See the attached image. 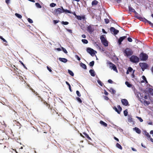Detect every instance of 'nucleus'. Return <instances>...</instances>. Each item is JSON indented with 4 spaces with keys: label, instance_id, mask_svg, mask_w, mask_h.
<instances>
[{
    "label": "nucleus",
    "instance_id": "obj_29",
    "mask_svg": "<svg viewBox=\"0 0 153 153\" xmlns=\"http://www.w3.org/2000/svg\"><path fill=\"white\" fill-rule=\"evenodd\" d=\"M109 91L111 92V94H115L116 93L115 90L112 88H110Z\"/></svg>",
    "mask_w": 153,
    "mask_h": 153
},
{
    "label": "nucleus",
    "instance_id": "obj_42",
    "mask_svg": "<svg viewBox=\"0 0 153 153\" xmlns=\"http://www.w3.org/2000/svg\"><path fill=\"white\" fill-rule=\"evenodd\" d=\"M97 82L101 86H103V83L100 80H97Z\"/></svg>",
    "mask_w": 153,
    "mask_h": 153
},
{
    "label": "nucleus",
    "instance_id": "obj_50",
    "mask_svg": "<svg viewBox=\"0 0 153 153\" xmlns=\"http://www.w3.org/2000/svg\"><path fill=\"white\" fill-rule=\"evenodd\" d=\"M62 49L63 51L65 53L67 54L68 53V52L66 50V49H65L63 47H62Z\"/></svg>",
    "mask_w": 153,
    "mask_h": 153
},
{
    "label": "nucleus",
    "instance_id": "obj_48",
    "mask_svg": "<svg viewBox=\"0 0 153 153\" xmlns=\"http://www.w3.org/2000/svg\"><path fill=\"white\" fill-rule=\"evenodd\" d=\"M128 71L130 72H131L133 70V69L131 67H129L127 69Z\"/></svg>",
    "mask_w": 153,
    "mask_h": 153
},
{
    "label": "nucleus",
    "instance_id": "obj_8",
    "mask_svg": "<svg viewBox=\"0 0 153 153\" xmlns=\"http://www.w3.org/2000/svg\"><path fill=\"white\" fill-rule=\"evenodd\" d=\"M87 30L90 33H92L94 30V25H90L87 27Z\"/></svg>",
    "mask_w": 153,
    "mask_h": 153
},
{
    "label": "nucleus",
    "instance_id": "obj_31",
    "mask_svg": "<svg viewBox=\"0 0 153 153\" xmlns=\"http://www.w3.org/2000/svg\"><path fill=\"white\" fill-rule=\"evenodd\" d=\"M23 147H21V148H19V152H18L17 151H16V153H25L24 152H23V151L22 150L23 149Z\"/></svg>",
    "mask_w": 153,
    "mask_h": 153
},
{
    "label": "nucleus",
    "instance_id": "obj_53",
    "mask_svg": "<svg viewBox=\"0 0 153 153\" xmlns=\"http://www.w3.org/2000/svg\"><path fill=\"white\" fill-rule=\"evenodd\" d=\"M76 18L78 20H81L82 18L80 16H77L76 17Z\"/></svg>",
    "mask_w": 153,
    "mask_h": 153
},
{
    "label": "nucleus",
    "instance_id": "obj_33",
    "mask_svg": "<svg viewBox=\"0 0 153 153\" xmlns=\"http://www.w3.org/2000/svg\"><path fill=\"white\" fill-rule=\"evenodd\" d=\"M116 147L120 149H122V146L118 143H117L116 144Z\"/></svg>",
    "mask_w": 153,
    "mask_h": 153
},
{
    "label": "nucleus",
    "instance_id": "obj_30",
    "mask_svg": "<svg viewBox=\"0 0 153 153\" xmlns=\"http://www.w3.org/2000/svg\"><path fill=\"white\" fill-rule=\"evenodd\" d=\"M149 91L150 94L153 95V89L149 88Z\"/></svg>",
    "mask_w": 153,
    "mask_h": 153
},
{
    "label": "nucleus",
    "instance_id": "obj_12",
    "mask_svg": "<svg viewBox=\"0 0 153 153\" xmlns=\"http://www.w3.org/2000/svg\"><path fill=\"white\" fill-rule=\"evenodd\" d=\"M110 30L111 32H113V34L114 35L117 34L119 32V31L118 30L116 29L114 27H111L110 29Z\"/></svg>",
    "mask_w": 153,
    "mask_h": 153
},
{
    "label": "nucleus",
    "instance_id": "obj_16",
    "mask_svg": "<svg viewBox=\"0 0 153 153\" xmlns=\"http://www.w3.org/2000/svg\"><path fill=\"white\" fill-rule=\"evenodd\" d=\"M128 120L129 123H134V121L132 118V116L131 115H128Z\"/></svg>",
    "mask_w": 153,
    "mask_h": 153
},
{
    "label": "nucleus",
    "instance_id": "obj_4",
    "mask_svg": "<svg viewBox=\"0 0 153 153\" xmlns=\"http://www.w3.org/2000/svg\"><path fill=\"white\" fill-rule=\"evenodd\" d=\"M107 64L109 65V68L111 69H113V70L116 72H118V71L117 69V67L116 65L112 63L110 61H108L107 62Z\"/></svg>",
    "mask_w": 153,
    "mask_h": 153
},
{
    "label": "nucleus",
    "instance_id": "obj_24",
    "mask_svg": "<svg viewBox=\"0 0 153 153\" xmlns=\"http://www.w3.org/2000/svg\"><path fill=\"white\" fill-rule=\"evenodd\" d=\"M32 133L35 134L38 132V129L33 127L32 129Z\"/></svg>",
    "mask_w": 153,
    "mask_h": 153
},
{
    "label": "nucleus",
    "instance_id": "obj_18",
    "mask_svg": "<svg viewBox=\"0 0 153 153\" xmlns=\"http://www.w3.org/2000/svg\"><path fill=\"white\" fill-rule=\"evenodd\" d=\"M62 9V13H71L72 12L69 10H68L67 9L65 10L63 8L62 6L61 7H60Z\"/></svg>",
    "mask_w": 153,
    "mask_h": 153
},
{
    "label": "nucleus",
    "instance_id": "obj_63",
    "mask_svg": "<svg viewBox=\"0 0 153 153\" xmlns=\"http://www.w3.org/2000/svg\"><path fill=\"white\" fill-rule=\"evenodd\" d=\"M104 99L106 100H109L108 97L106 96H104Z\"/></svg>",
    "mask_w": 153,
    "mask_h": 153
},
{
    "label": "nucleus",
    "instance_id": "obj_19",
    "mask_svg": "<svg viewBox=\"0 0 153 153\" xmlns=\"http://www.w3.org/2000/svg\"><path fill=\"white\" fill-rule=\"evenodd\" d=\"M133 129L138 134H140L141 133L140 130L137 127H135L133 128Z\"/></svg>",
    "mask_w": 153,
    "mask_h": 153
},
{
    "label": "nucleus",
    "instance_id": "obj_58",
    "mask_svg": "<svg viewBox=\"0 0 153 153\" xmlns=\"http://www.w3.org/2000/svg\"><path fill=\"white\" fill-rule=\"evenodd\" d=\"M75 57L77 59V60L79 61H80V58L79 57L78 55H76L75 56Z\"/></svg>",
    "mask_w": 153,
    "mask_h": 153
},
{
    "label": "nucleus",
    "instance_id": "obj_17",
    "mask_svg": "<svg viewBox=\"0 0 153 153\" xmlns=\"http://www.w3.org/2000/svg\"><path fill=\"white\" fill-rule=\"evenodd\" d=\"M143 134L145 135L147 138L149 139V138L150 139L151 137L150 135L149 134V133L147 132L146 131H145L143 132Z\"/></svg>",
    "mask_w": 153,
    "mask_h": 153
},
{
    "label": "nucleus",
    "instance_id": "obj_64",
    "mask_svg": "<svg viewBox=\"0 0 153 153\" xmlns=\"http://www.w3.org/2000/svg\"><path fill=\"white\" fill-rule=\"evenodd\" d=\"M149 24L153 28V24L151 22H149Z\"/></svg>",
    "mask_w": 153,
    "mask_h": 153
},
{
    "label": "nucleus",
    "instance_id": "obj_61",
    "mask_svg": "<svg viewBox=\"0 0 153 153\" xmlns=\"http://www.w3.org/2000/svg\"><path fill=\"white\" fill-rule=\"evenodd\" d=\"M19 62L21 63V64L25 68H26V67L25 66V65L21 61H19Z\"/></svg>",
    "mask_w": 153,
    "mask_h": 153
},
{
    "label": "nucleus",
    "instance_id": "obj_57",
    "mask_svg": "<svg viewBox=\"0 0 153 153\" xmlns=\"http://www.w3.org/2000/svg\"><path fill=\"white\" fill-rule=\"evenodd\" d=\"M27 20H28V21L30 23H32L33 22V20L31 19H30L29 18H28V19H27Z\"/></svg>",
    "mask_w": 153,
    "mask_h": 153
},
{
    "label": "nucleus",
    "instance_id": "obj_45",
    "mask_svg": "<svg viewBox=\"0 0 153 153\" xmlns=\"http://www.w3.org/2000/svg\"><path fill=\"white\" fill-rule=\"evenodd\" d=\"M56 4L54 3H52L50 4V6L51 7H54L56 6Z\"/></svg>",
    "mask_w": 153,
    "mask_h": 153
},
{
    "label": "nucleus",
    "instance_id": "obj_34",
    "mask_svg": "<svg viewBox=\"0 0 153 153\" xmlns=\"http://www.w3.org/2000/svg\"><path fill=\"white\" fill-rule=\"evenodd\" d=\"M125 84L128 87H131L132 86V85L130 84L127 81L126 82Z\"/></svg>",
    "mask_w": 153,
    "mask_h": 153
},
{
    "label": "nucleus",
    "instance_id": "obj_55",
    "mask_svg": "<svg viewBox=\"0 0 153 153\" xmlns=\"http://www.w3.org/2000/svg\"><path fill=\"white\" fill-rule=\"evenodd\" d=\"M144 104H146L147 105H148L150 103V102L149 101H147L146 100H144Z\"/></svg>",
    "mask_w": 153,
    "mask_h": 153
},
{
    "label": "nucleus",
    "instance_id": "obj_41",
    "mask_svg": "<svg viewBox=\"0 0 153 153\" xmlns=\"http://www.w3.org/2000/svg\"><path fill=\"white\" fill-rule=\"evenodd\" d=\"M142 78L143 79L144 81L146 83L148 82L146 80V78L144 76H142Z\"/></svg>",
    "mask_w": 153,
    "mask_h": 153
},
{
    "label": "nucleus",
    "instance_id": "obj_27",
    "mask_svg": "<svg viewBox=\"0 0 153 153\" xmlns=\"http://www.w3.org/2000/svg\"><path fill=\"white\" fill-rule=\"evenodd\" d=\"M80 65L84 69H87L86 66L85 64L81 62Z\"/></svg>",
    "mask_w": 153,
    "mask_h": 153
},
{
    "label": "nucleus",
    "instance_id": "obj_59",
    "mask_svg": "<svg viewBox=\"0 0 153 153\" xmlns=\"http://www.w3.org/2000/svg\"><path fill=\"white\" fill-rule=\"evenodd\" d=\"M47 69L50 72H51L52 71V70L51 69V68L50 67H49L48 66H47Z\"/></svg>",
    "mask_w": 153,
    "mask_h": 153
},
{
    "label": "nucleus",
    "instance_id": "obj_15",
    "mask_svg": "<svg viewBox=\"0 0 153 153\" xmlns=\"http://www.w3.org/2000/svg\"><path fill=\"white\" fill-rule=\"evenodd\" d=\"M82 134L84 135H83L84 138H86L88 140H91V138L90 137L89 135L87 134L85 132H83Z\"/></svg>",
    "mask_w": 153,
    "mask_h": 153
},
{
    "label": "nucleus",
    "instance_id": "obj_38",
    "mask_svg": "<svg viewBox=\"0 0 153 153\" xmlns=\"http://www.w3.org/2000/svg\"><path fill=\"white\" fill-rule=\"evenodd\" d=\"M94 45L97 46L98 48H100V49H101V48L100 47V46H99V43L98 42H95L94 43Z\"/></svg>",
    "mask_w": 153,
    "mask_h": 153
},
{
    "label": "nucleus",
    "instance_id": "obj_9",
    "mask_svg": "<svg viewBox=\"0 0 153 153\" xmlns=\"http://www.w3.org/2000/svg\"><path fill=\"white\" fill-rule=\"evenodd\" d=\"M139 65L143 71H144L145 69H147L148 67V65L145 63H140Z\"/></svg>",
    "mask_w": 153,
    "mask_h": 153
},
{
    "label": "nucleus",
    "instance_id": "obj_60",
    "mask_svg": "<svg viewBox=\"0 0 153 153\" xmlns=\"http://www.w3.org/2000/svg\"><path fill=\"white\" fill-rule=\"evenodd\" d=\"M127 39H128V41L130 42H131L132 41V39L130 37H128L127 38Z\"/></svg>",
    "mask_w": 153,
    "mask_h": 153
},
{
    "label": "nucleus",
    "instance_id": "obj_26",
    "mask_svg": "<svg viewBox=\"0 0 153 153\" xmlns=\"http://www.w3.org/2000/svg\"><path fill=\"white\" fill-rule=\"evenodd\" d=\"M100 123L101 125L105 127H106L107 126V124L102 120L100 121Z\"/></svg>",
    "mask_w": 153,
    "mask_h": 153
},
{
    "label": "nucleus",
    "instance_id": "obj_62",
    "mask_svg": "<svg viewBox=\"0 0 153 153\" xmlns=\"http://www.w3.org/2000/svg\"><path fill=\"white\" fill-rule=\"evenodd\" d=\"M66 30H67L68 32L70 33H72V30H71L69 29H66Z\"/></svg>",
    "mask_w": 153,
    "mask_h": 153
},
{
    "label": "nucleus",
    "instance_id": "obj_3",
    "mask_svg": "<svg viewBox=\"0 0 153 153\" xmlns=\"http://www.w3.org/2000/svg\"><path fill=\"white\" fill-rule=\"evenodd\" d=\"M105 36L102 35L100 36V39L102 44L105 47L108 46V42L105 37Z\"/></svg>",
    "mask_w": 153,
    "mask_h": 153
},
{
    "label": "nucleus",
    "instance_id": "obj_25",
    "mask_svg": "<svg viewBox=\"0 0 153 153\" xmlns=\"http://www.w3.org/2000/svg\"><path fill=\"white\" fill-rule=\"evenodd\" d=\"M98 2L96 0H94L92 2V5L94 6L97 5L98 4Z\"/></svg>",
    "mask_w": 153,
    "mask_h": 153
},
{
    "label": "nucleus",
    "instance_id": "obj_37",
    "mask_svg": "<svg viewBox=\"0 0 153 153\" xmlns=\"http://www.w3.org/2000/svg\"><path fill=\"white\" fill-rule=\"evenodd\" d=\"M35 5L38 8H41L42 6L40 5V4L38 3H35Z\"/></svg>",
    "mask_w": 153,
    "mask_h": 153
},
{
    "label": "nucleus",
    "instance_id": "obj_49",
    "mask_svg": "<svg viewBox=\"0 0 153 153\" xmlns=\"http://www.w3.org/2000/svg\"><path fill=\"white\" fill-rule=\"evenodd\" d=\"M59 22L60 21L59 20H53V22L54 24H56Z\"/></svg>",
    "mask_w": 153,
    "mask_h": 153
},
{
    "label": "nucleus",
    "instance_id": "obj_22",
    "mask_svg": "<svg viewBox=\"0 0 153 153\" xmlns=\"http://www.w3.org/2000/svg\"><path fill=\"white\" fill-rule=\"evenodd\" d=\"M135 14V17L137 18V19H140L141 20V19H143L136 12V13H134Z\"/></svg>",
    "mask_w": 153,
    "mask_h": 153
},
{
    "label": "nucleus",
    "instance_id": "obj_6",
    "mask_svg": "<svg viewBox=\"0 0 153 153\" xmlns=\"http://www.w3.org/2000/svg\"><path fill=\"white\" fill-rule=\"evenodd\" d=\"M140 58L142 60H146L148 58V55L143 53H141L140 55Z\"/></svg>",
    "mask_w": 153,
    "mask_h": 153
},
{
    "label": "nucleus",
    "instance_id": "obj_54",
    "mask_svg": "<svg viewBox=\"0 0 153 153\" xmlns=\"http://www.w3.org/2000/svg\"><path fill=\"white\" fill-rule=\"evenodd\" d=\"M136 118H137L140 122H142L143 121V120L140 117L138 116H136Z\"/></svg>",
    "mask_w": 153,
    "mask_h": 153
},
{
    "label": "nucleus",
    "instance_id": "obj_14",
    "mask_svg": "<svg viewBox=\"0 0 153 153\" xmlns=\"http://www.w3.org/2000/svg\"><path fill=\"white\" fill-rule=\"evenodd\" d=\"M127 38L126 36H124L122 37H121L119 39L118 41V43L119 45H120L121 44V42L123 41V40L124 39H125Z\"/></svg>",
    "mask_w": 153,
    "mask_h": 153
},
{
    "label": "nucleus",
    "instance_id": "obj_44",
    "mask_svg": "<svg viewBox=\"0 0 153 153\" xmlns=\"http://www.w3.org/2000/svg\"><path fill=\"white\" fill-rule=\"evenodd\" d=\"M125 116H126L128 115V111L126 109L123 112Z\"/></svg>",
    "mask_w": 153,
    "mask_h": 153
},
{
    "label": "nucleus",
    "instance_id": "obj_46",
    "mask_svg": "<svg viewBox=\"0 0 153 153\" xmlns=\"http://www.w3.org/2000/svg\"><path fill=\"white\" fill-rule=\"evenodd\" d=\"M76 99L80 103H82V101L80 98L79 97H77L76 98Z\"/></svg>",
    "mask_w": 153,
    "mask_h": 153
},
{
    "label": "nucleus",
    "instance_id": "obj_52",
    "mask_svg": "<svg viewBox=\"0 0 153 153\" xmlns=\"http://www.w3.org/2000/svg\"><path fill=\"white\" fill-rule=\"evenodd\" d=\"M76 94H77V95L78 97H81V94H80L79 92L78 91H76Z\"/></svg>",
    "mask_w": 153,
    "mask_h": 153
},
{
    "label": "nucleus",
    "instance_id": "obj_23",
    "mask_svg": "<svg viewBox=\"0 0 153 153\" xmlns=\"http://www.w3.org/2000/svg\"><path fill=\"white\" fill-rule=\"evenodd\" d=\"M89 72L91 74V75L92 76H95V72L94 70H90L89 71Z\"/></svg>",
    "mask_w": 153,
    "mask_h": 153
},
{
    "label": "nucleus",
    "instance_id": "obj_5",
    "mask_svg": "<svg viewBox=\"0 0 153 153\" xmlns=\"http://www.w3.org/2000/svg\"><path fill=\"white\" fill-rule=\"evenodd\" d=\"M139 60V58L135 56H132L130 58V61L133 63H137L138 62Z\"/></svg>",
    "mask_w": 153,
    "mask_h": 153
},
{
    "label": "nucleus",
    "instance_id": "obj_51",
    "mask_svg": "<svg viewBox=\"0 0 153 153\" xmlns=\"http://www.w3.org/2000/svg\"><path fill=\"white\" fill-rule=\"evenodd\" d=\"M117 107L118 108V109L119 111H120H120L122 110V108L121 107L120 105H118L117 106Z\"/></svg>",
    "mask_w": 153,
    "mask_h": 153
},
{
    "label": "nucleus",
    "instance_id": "obj_11",
    "mask_svg": "<svg viewBox=\"0 0 153 153\" xmlns=\"http://www.w3.org/2000/svg\"><path fill=\"white\" fill-rule=\"evenodd\" d=\"M62 13V9L61 8H58L54 10L53 11L54 14L57 15Z\"/></svg>",
    "mask_w": 153,
    "mask_h": 153
},
{
    "label": "nucleus",
    "instance_id": "obj_20",
    "mask_svg": "<svg viewBox=\"0 0 153 153\" xmlns=\"http://www.w3.org/2000/svg\"><path fill=\"white\" fill-rule=\"evenodd\" d=\"M59 59L60 61L62 62H64V63H66L67 61V59L65 58H59Z\"/></svg>",
    "mask_w": 153,
    "mask_h": 153
},
{
    "label": "nucleus",
    "instance_id": "obj_2",
    "mask_svg": "<svg viewBox=\"0 0 153 153\" xmlns=\"http://www.w3.org/2000/svg\"><path fill=\"white\" fill-rule=\"evenodd\" d=\"M123 53L125 56L128 57L133 54V52L131 49L127 48L123 51Z\"/></svg>",
    "mask_w": 153,
    "mask_h": 153
},
{
    "label": "nucleus",
    "instance_id": "obj_28",
    "mask_svg": "<svg viewBox=\"0 0 153 153\" xmlns=\"http://www.w3.org/2000/svg\"><path fill=\"white\" fill-rule=\"evenodd\" d=\"M0 39L3 40V42L6 43H4V45L7 46V44L6 43L7 42V41L1 36H0Z\"/></svg>",
    "mask_w": 153,
    "mask_h": 153
},
{
    "label": "nucleus",
    "instance_id": "obj_10",
    "mask_svg": "<svg viewBox=\"0 0 153 153\" xmlns=\"http://www.w3.org/2000/svg\"><path fill=\"white\" fill-rule=\"evenodd\" d=\"M87 51L88 53L90 54L92 56H94L95 54L94 52L97 53L96 51H94L93 49L90 48H87Z\"/></svg>",
    "mask_w": 153,
    "mask_h": 153
},
{
    "label": "nucleus",
    "instance_id": "obj_56",
    "mask_svg": "<svg viewBox=\"0 0 153 153\" xmlns=\"http://www.w3.org/2000/svg\"><path fill=\"white\" fill-rule=\"evenodd\" d=\"M105 22L106 24H108L109 22V21L108 19H104Z\"/></svg>",
    "mask_w": 153,
    "mask_h": 153
},
{
    "label": "nucleus",
    "instance_id": "obj_35",
    "mask_svg": "<svg viewBox=\"0 0 153 153\" xmlns=\"http://www.w3.org/2000/svg\"><path fill=\"white\" fill-rule=\"evenodd\" d=\"M68 72L69 74L72 76H74V74L73 72L70 70H68Z\"/></svg>",
    "mask_w": 153,
    "mask_h": 153
},
{
    "label": "nucleus",
    "instance_id": "obj_47",
    "mask_svg": "<svg viewBox=\"0 0 153 153\" xmlns=\"http://www.w3.org/2000/svg\"><path fill=\"white\" fill-rule=\"evenodd\" d=\"M114 109L115 110V111L117 112L118 114H120V111H119L116 107H114Z\"/></svg>",
    "mask_w": 153,
    "mask_h": 153
},
{
    "label": "nucleus",
    "instance_id": "obj_7",
    "mask_svg": "<svg viewBox=\"0 0 153 153\" xmlns=\"http://www.w3.org/2000/svg\"><path fill=\"white\" fill-rule=\"evenodd\" d=\"M44 104L46 105L49 108H50V109L51 110V113L52 114H56L57 115L58 114V113L56 112V111L54 109H52L50 107V105L49 104H48L47 102H44Z\"/></svg>",
    "mask_w": 153,
    "mask_h": 153
},
{
    "label": "nucleus",
    "instance_id": "obj_36",
    "mask_svg": "<svg viewBox=\"0 0 153 153\" xmlns=\"http://www.w3.org/2000/svg\"><path fill=\"white\" fill-rule=\"evenodd\" d=\"M15 15L19 19H21L22 17V16L21 15H20L19 14H18L17 13H16L15 14Z\"/></svg>",
    "mask_w": 153,
    "mask_h": 153
},
{
    "label": "nucleus",
    "instance_id": "obj_21",
    "mask_svg": "<svg viewBox=\"0 0 153 153\" xmlns=\"http://www.w3.org/2000/svg\"><path fill=\"white\" fill-rule=\"evenodd\" d=\"M128 9L129 11L134 13H136V11H135V10L131 7L129 6H128Z\"/></svg>",
    "mask_w": 153,
    "mask_h": 153
},
{
    "label": "nucleus",
    "instance_id": "obj_32",
    "mask_svg": "<svg viewBox=\"0 0 153 153\" xmlns=\"http://www.w3.org/2000/svg\"><path fill=\"white\" fill-rule=\"evenodd\" d=\"M65 83L66 84L68 85L69 89L70 91L72 92V91L71 88V86L69 84V83L67 81L65 82Z\"/></svg>",
    "mask_w": 153,
    "mask_h": 153
},
{
    "label": "nucleus",
    "instance_id": "obj_39",
    "mask_svg": "<svg viewBox=\"0 0 153 153\" xmlns=\"http://www.w3.org/2000/svg\"><path fill=\"white\" fill-rule=\"evenodd\" d=\"M82 41L83 43H84V44H87L88 42V41L87 39H82Z\"/></svg>",
    "mask_w": 153,
    "mask_h": 153
},
{
    "label": "nucleus",
    "instance_id": "obj_13",
    "mask_svg": "<svg viewBox=\"0 0 153 153\" xmlns=\"http://www.w3.org/2000/svg\"><path fill=\"white\" fill-rule=\"evenodd\" d=\"M121 102L122 104L125 106H129L128 102V100L126 99H123L121 100Z\"/></svg>",
    "mask_w": 153,
    "mask_h": 153
},
{
    "label": "nucleus",
    "instance_id": "obj_43",
    "mask_svg": "<svg viewBox=\"0 0 153 153\" xmlns=\"http://www.w3.org/2000/svg\"><path fill=\"white\" fill-rule=\"evenodd\" d=\"M94 61H93L90 62L89 65L91 67H92V66H93V65H94Z\"/></svg>",
    "mask_w": 153,
    "mask_h": 153
},
{
    "label": "nucleus",
    "instance_id": "obj_40",
    "mask_svg": "<svg viewBox=\"0 0 153 153\" xmlns=\"http://www.w3.org/2000/svg\"><path fill=\"white\" fill-rule=\"evenodd\" d=\"M62 24H63L64 25H68L69 24V22H64V21H62L61 22Z\"/></svg>",
    "mask_w": 153,
    "mask_h": 153
},
{
    "label": "nucleus",
    "instance_id": "obj_1",
    "mask_svg": "<svg viewBox=\"0 0 153 153\" xmlns=\"http://www.w3.org/2000/svg\"><path fill=\"white\" fill-rule=\"evenodd\" d=\"M5 134L3 133L2 136L4 135ZM4 140V138L3 136H2L1 135H0V151L4 152H10L11 153H12V151H10L7 147H6L4 143H1V141Z\"/></svg>",
    "mask_w": 153,
    "mask_h": 153
}]
</instances>
